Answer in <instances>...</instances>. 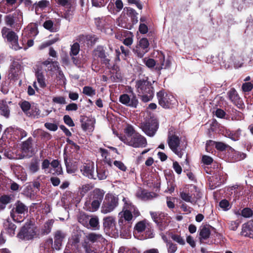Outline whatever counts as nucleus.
Returning a JSON list of instances; mask_svg holds the SVG:
<instances>
[{"instance_id": "nucleus-38", "label": "nucleus", "mask_w": 253, "mask_h": 253, "mask_svg": "<svg viewBox=\"0 0 253 253\" xmlns=\"http://www.w3.org/2000/svg\"><path fill=\"white\" fill-rule=\"evenodd\" d=\"M4 226L5 229L10 236H13L15 234L16 226L14 224L7 220L4 222Z\"/></svg>"}, {"instance_id": "nucleus-36", "label": "nucleus", "mask_w": 253, "mask_h": 253, "mask_svg": "<svg viewBox=\"0 0 253 253\" xmlns=\"http://www.w3.org/2000/svg\"><path fill=\"white\" fill-rule=\"evenodd\" d=\"M99 152L100 153L104 162L107 164L109 166H111L112 164V160L109 157L108 150L105 149L100 148Z\"/></svg>"}, {"instance_id": "nucleus-45", "label": "nucleus", "mask_w": 253, "mask_h": 253, "mask_svg": "<svg viewBox=\"0 0 253 253\" xmlns=\"http://www.w3.org/2000/svg\"><path fill=\"white\" fill-rule=\"evenodd\" d=\"M44 28L51 32L57 31V29L53 26V23L51 20H47L44 22L43 25Z\"/></svg>"}, {"instance_id": "nucleus-8", "label": "nucleus", "mask_w": 253, "mask_h": 253, "mask_svg": "<svg viewBox=\"0 0 253 253\" xmlns=\"http://www.w3.org/2000/svg\"><path fill=\"white\" fill-rule=\"evenodd\" d=\"M28 211V208L27 206L20 202H17L11 211V216L14 221L21 222L23 220Z\"/></svg>"}, {"instance_id": "nucleus-63", "label": "nucleus", "mask_w": 253, "mask_h": 253, "mask_svg": "<svg viewBox=\"0 0 253 253\" xmlns=\"http://www.w3.org/2000/svg\"><path fill=\"white\" fill-rule=\"evenodd\" d=\"M14 132L18 136L19 138H22L26 136V132L22 129L16 128Z\"/></svg>"}, {"instance_id": "nucleus-4", "label": "nucleus", "mask_w": 253, "mask_h": 253, "mask_svg": "<svg viewBox=\"0 0 253 253\" xmlns=\"http://www.w3.org/2000/svg\"><path fill=\"white\" fill-rule=\"evenodd\" d=\"M105 192L104 190L95 189L90 197L86 199L84 208L90 212H94L98 210L103 199Z\"/></svg>"}, {"instance_id": "nucleus-57", "label": "nucleus", "mask_w": 253, "mask_h": 253, "mask_svg": "<svg viewBox=\"0 0 253 253\" xmlns=\"http://www.w3.org/2000/svg\"><path fill=\"white\" fill-rule=\"evenodd\" d=\"M167 247L169 253H174L177 250V247L176 245H174L172 243H168Z\"/></svg>"}, {"instance_id": "nucleus-58", "label": "nucleus", "mask_w": 253, "mask_h": 253, "mask_svg": "<svg viewBox=\"0 0 253 253\" xmlns=\"http://www.w3.org/2000/svg\"><path fill=\"white\" fill-rule=\"evenodd\" d=\"M106 0H92V5L96 7H101L105 5Z\"/></svg>"}, {"instance_id": "nucleus-14", "label": "nucleus", "mask_w": 253, "mask_h": 253, "mask_svg": "<svg viewBox=\"0 0 253 253\" xmlns=\"http://www.w3.org/2000/svg\"><path fill=\"white\" fill-rule=\"evenodd\" d=\"M157 97L159 104L165 108H169L175 101L173 95L166 93L163 91H160L157 93Z\"/></svg>"}, {"instance_id": "nucleus-28", "label": "nucleus", "mask_w": 253, "mask_h": 253, "mask_svg": "<svg viewBox=\"0 0 253 253\" xmlns=\"http://www.w3.org/2000/svg\"><path fill=\"white\" fill-rule=\"evenodd\" d=\"M51 168L48 171V172L52 174H60L62 170L59 162L57 160H54L50 163Z\"/></svg>"}, {"instance_id": "nucleus-2", "label": "nucleus", "mask_w": 253, "mask_h": 253, "mask_svg": "<svg viewBox=\"0 0 253 253\" xmlns=\"http://www.w3.org/2000/svg\"><path fill=\"white\" fill-rule=\"evenodd\" d=\"M126 136H120L125 143L135 148L145 147L147 145L146 138L135 131L131 126H127L125 129Z\"/></svg>"}, {"instance_id": "nucleus-12", "label": "nucleus", "mask_w": 253, "mask_h": 253, "mask_svg": "<svg viewBox=\"0 0 253 253\" xmlns=\"http://www.w3.org/2000/svg\"><path fill=\"white\" fill-rule=\"evenodd\" d=\"M94 22L97 29L102 32L107 33V30L112 31L111 27L114 20L109 16L95 18Z\"/></svg>"}, {"instance_id": "nucleus-25", "label": "nucleus", "mask_w": 253, "mask_h": 253, "mask_svg": "<svg viewBox=\"0 0 253 253\" xmlns=\"http://www.w3.org/2000/svg\"><path fill=\"white\" fill-rule=\"evenodd\" d=\"M38 33L37 25L35 23H31L25 29L24 34L27 38H34Z\"/></svg>"}, {"instance_id": "nucleus-6", "label": "nucleus", "mask_w": 253, "mask_h": 253, "mask_svg": "<svg viewBox=\"0 0 253 253\" xmlns=\"http://www.w3.org/2000/svg\"><path fill=\"white\" fill-rule=\"evenodd\" d=\"M167 143L170 149L178 157L181 158L186 147L181 144V141L177 134L172 131L168 134Z\"/></svg>"}, {"instance_id": "nucleus-47", "label": "nucleus", "mask_w": 253, "mask_h": 253, "mask_svg": "<svg viewBox=\"0 0 253 253\" xmlns=\"http://www.w3.org/2000/svg\"><path fill=\"white\" fill-rule=\"evenodd\" d=\"M83 93L87 96H92L95 94L96 91L92 87L85 86L83 88Z\"/></svg>"}, {"instance_id": "nucleus-55", "label": "nucleus", "mask_w": 253, "mask_h": 253, "mask_svg": "<svg viewBox=\"0 0 253 253\" xmlns=\"http://www.w3.org/2000/svg\"><path fill=\"white\" fill-rule=\"evenodd\" d=\"M219 206L224 211L228 210L230 209V205L228 201L223 200L219 203Z\"/></svg>"}, {"instance_id": "nucleus-61", "label": "nucleus", "mask_w": 253, "mask_h": 253, "mask_svg": "<svg viewBox=\"0 0 253 253\" xmlns=\"http://www.w3.org/2000/svg\"><path fill=\"white\" fill-rule=\"evenodd\" d=\"M64 121L66 124L70 126H73L75 124L72 120L71 118L68 115H65L64 117Z\"/></svg>"}, {"instance_id": "nucleus-31", "label": "nucleus", "mask_w": 253, "mask_h": 253, "mask_svg": "<svg viewBox=\"0 0 253 253\" xmlns=\"http://www.w3.org/2000/svg\"><path fill=\"white\" fill-rule=\"evenodd\" d=\"M253 226V223L248 222L247 224H244L243 225L242 235L245 236L253 237V231L252 229Z\"/></svg>"}, {"instance_id": "nucleus-32", "label": "nucleus", "mask_w": 253, "mask_h": 253, "mask_svg": "<svg viewBox=\"0 0 253 253\" xmlns=\"http://www.w3.org/2000/svg\"><path fill=\"white\" fill-rule=\"evenodd\" d=\"M96 174V179L99 180H104L106 178L108 172L104 167L97 168Z\"/></svg>"}, {"instance_id": "nucleus-37", "label": "nucleus", "mask_w": 253, "mask_h": 253, "mask_svg": "<svg viewBox=\"0 0 253 253\" xmlns=\"http://www.w3.org/2000/svg\"><path fill=\"white\" fill-rule=\"evenodd\" d=\"M0 114L6 117H8L9 114V110L6 102L0 101Z\"/></svg>"}, {"instance_id": "nucleus-60", "label": "nucleus", "mask_w": 253, "mask_h": 253, "mask_svg": "<svg viewBox=\"0 0 253 253\" xmlns=\"http://www.w3.org/2000/svg\"><path fill=\"white\" fill-rule=\"evenodd\" d=\"M171 238L175 241V242H177L180 245H184L185 244L184 240L182 239L181 237L178 235H172L171 236Z\"/></svg>"}, {"instance_id": "nucleus-53", "label": "nucleus", "mask_w": 253, "mask_h": 253, "mask_svg": "<svg viewBox=\"0 0 253 253\" xmlns=\"http://www.w3.org/2000/svg\"><path fill=\"white\" fill-rule=\"evenodd\" d=\"M113 164L117 168L123 171H126L127 169L126 167L121 161H115Z\"/></svg>"}, {"instance_id": "nucleus-49", "label": "nucleus", "mask_w": 253, "mask_h": 253, "mask_svg": "<svg viewBox=\"0 0 253 253\" xmlns=\"http://www.w3.org/2000/svg\"><path fill=\"white\" fill-rule=\"evenodd\" d=\"M83 247L85 249L86 253H100L94 250L92 247H90L88 242L86 241H85L83 244Z\"/></svg>"}, {"instance_id": "nucleus-34", "label": "nucleus", "mask_w": 253, "mask_h": 253, "mask_svg": "<svg viewBox=\"0 0 253 253\" xmlns=\"http://www.w3.org/2000/svg\"><path fill=\"white\" fill-rule=\"evenodd\" d=\"M29 171L35 173L40 170V162L38 159H33L29 165Z\"/></svg>"}, {"instance_id": "nucleus-44", "label": "nucleus", "mask_w": 253, "mask_h": 253, "mask_svg": "<svg viewBox=\"0 0 253 253\" xmlns=\"http://www.w3.org/2000/svg\"><path fill=\"white\" fill-rule=\"evenodd\" d=\"M86 238L88 241L95 243L102 239V236L99 234L90 233L86 236Z\"/></svg>"}, {"instance_id": "nucleus-62", "label": "nucleus", "mask_w": 253, "mask_h": 253, "mask_svg": "<svg viewBox=\"0 0 253 253\" xmlns=\"http://www.w3.org/2000/svg\"><path fill=\"white\" fill-rule=\"evenodd\" d=\"M44 126L47 129L51 131H55L58 128L57 126L53 123H46L44 124Z\"/></svg>"}, {"instance_id": "nucleus-9", "label": "nucleus", "mask_w": 253, "mask_h": 253, "mask_svg": "<svg viewBox=\"0 0 253 253\" xmlns=\"http://www.w3.org/2000/svg\"><path fill=\"white\" fill-rule=\"evenodd\" d=\"M222 66L225 68H230L234 65L235 68L241 67L244 63V58L242 56L238 55H227L225 54L222 57Z\"/></svg>"}, {"instance_id": "nucleus-10", "label": "nucleus", "mask_w": 253, "mask_h": 253, "mask_svg": "<svg viewBox=\"0 0 253 253\" xmlns=\"http://www.w3.org/2000/svg\"><path fill=\"white\" fill-rule=\"evenodd\" d=\"M1 34L3 38L9 42L12 48L16 50L21 48L18 44V37L14 32L4 27L2 29Z\"/></svg>"}, {"instance_id": "nucleus-41", "label": "nucleus", "mask_w": 253, "mask_h": 253, "mask_svg": "<svg viewBox=\"0 0 253 253\" xmlns=\"http://www.w3.org/2000/svg\"><path fill=\"white\" fill-rule=\"evenodd\" d=\"M40 112L39 108L37 107L36 105H34L33 104L31 107V110H30L28 116L34 118H38L40 116Z\"/></svg>"}, {"instance_id": "nucleus-19", "label": "nucleus", "mask_w": 253, "mask_h": 253, "mask_svg": "<svg viewBox=\"0 0 253 253\" xmlns=\"http://www.w3.org/2000/svg\"><path fill=\"white\" fill-rule=\"evenodd\" d=\"M79 221L84 226L88 227L89 225L92 228H97L99 224V220L97 217H93L91 218L85 215H83L80 217Z\"/></svg>"}, {"instance_id": "nucleus-21", "label": "nucleus", "mask_w": 253, "mask_h": 253, "mask_svg": "<svg viewBox=\"0 0 253 253\" xmlns=\"http://www.w3.org/2000/svg\"><path fill=\"white\" fill-rule=\"evenodd\" d=\"M149 45V43L146 38H142L139 41V45L136 49L139 57H143L144 54L148 52Z\"/></svg>"}, {"instance_id": "nucleus-54", "label": "nucleus", "mask_w": 253, "mask_h": 253, "mask_svg": "<svg viewBox=\"0 0 253 253\" xmlns=\"http://www.w3.org/2000/svg\"><path fill=\"white\" fill-rule=\"evenodd\" d=\"M52 101L54 103L59 104H65L66 103L65 98L63 96H56L52 98Z\"/></svg>"}, {"instance_id": "nucleus-13", "label": "nucleus", "mask_w": 253, "mask_h": 253, "mask_svg": "<svg viewBox=\"0 0 253 253\" xmlns=\"http://www.w3.org/2000/svg\"><path fill=\"white\" fill-rule=\"evenodd\" d=\"M150 214L153 220L161 230L165 229L170 221V218L168 215V214L151 212Z\"/></svg>"}, {"instance_id": "nucleus-16", "label": "nucleus", "mask_w": 253, "mask_h": 253, "mask_svg": "<svg viewBox=\"0 0 253 253\" xmlns=\"http://www.w3.org/2000/svg\"><path fill=\"white\" fill-rule=\"evenodd\" d=\"M56 2L67 9L65 13V17L70 19V16L76 6V0H56Z\"/></svg>"}, {"instance_id": "nucleus-30", "label": "nucleus", "mask_w": 253, "mask_h": 253, "mask_svg": "<svg viewBox=\"0 0 253 253\" xmlns=\"http://www.w3.org/2000/svg\"><path fill=\"white\" fill-rule=\"evenodd\" d=\"M154 195V193L148 192L141 189H138L136 193V195L138 198L144 201L152 199Z\"/></svg>"}, {"instance_id": "nucleus-29", "label": "nucleus", "mask_w": 253, "mask_h": 253, "mask_svg": "<svg viewBox=\"0 0 253 253\" xmlns=\"http://www.w3.org/2000/svg\"><path fill=\"white\" fill-rule=\"evenodd\" d=\"M104 227L108 230H113L115 228V219L113 216H108L103 219Z\"/></svg>"}, {"instance_id": "nucleus-39", "label": "nucleus", "mask_w": 253, "mask_h": 253, "mask_svg": "<svg viewBox=\"0 0 253 253\" xmlns=\"http://www.w3.org/2000/svg\"><path fill=\"white\" fill-rule=\"evenodd\" d=\"M19 105L24 113L28 116L32 105L27 101H22L19 103Z\"/></svg>"}, {"instance_id": "nucleus-5", "label": "nucleus", "mask_w": 253, "mask_h": 253, "mask_svg": "<svg viewBox=\"0 0 253 253\" xmlns=\"http://www.w3.org/2000/svg\"><path fill=\"white\" fill-rule=\"evenodd\" d=\"M136 87L138 95L141 97L143 102H147L152 99L154 95L153 88L147 79L137 81Z\"/></svg>"}, {"instance_id": "nucleus-33", "label": "nucleus", "mask_w": 253, "mask_h": 253, "mask_svg": "<svg viewBox=\"0 0 253 253\" xmlns=\"http://www.w3.org/2000/svg\"><path fill=\"white\" fill-rule=\"evenodd\" d=\"M150 228V224L146 220L138 222L135 226V229L138 232H142L147 229L149 230Z\"/></svg>"}, {"instance_id": "nucleus-50", "label": "nucleus", "mask_w": 253, "mask_h": 253, "mask_svg": "<svg viewBox=\"0 0 253 253\" xmlns=\"http://www.w3.org/2000/svg\"><path fill=\"white\" fill-rule=\"evenodd\" d=\"M50 163L47 159L44 160L42 164V168L44 170L45 173H48V171L50 169Z\"/></svg>"}, {"instance_id": "nucleus-24", "label": "nucleus", "mask_w": 253, "mask_h": 253, "mask_svg": "<svg viewBox=\"0 0 253 253\" xmlns=\"http://www.w3.org/2000/svg\"><path fill=\"white\" fill-rule=\"evenodd\" d=\"M159 60L157 61V66L156 69L158 70H161L163 69H168L170 67L171 62L169 60H165V57L163 53L159 54Z\"/></svg>"}, {"instance_id": "nucleus-15", "label": "nucleus", "mask_w": 253, "mask_h": 253, "mask_svg": "<svg viewBox=\"0 0 253 253\" xmlns=\"http://www.w3.org/2000/svg\"><path fill=\"white\" fill-rule=\"evenodd\" d=\"M120 102L126 106L133 108H136L138 101L133 93L130 94H124L119 97Z\"/></svg>"}, {"instance_id": "nucleus-1", "label": "nucleus", "mask_w": 253, "mask_h": 253, "mask_svg": "<svg viewBox=\"0 0 253 253\" xmlns=\"http://www.w3.org/2000/svg\"><path fill=\"white\" fill-rule=\"evenodd\" d=\"M123 201L125 205L123 211L118 214V223L122 228L129 226V224L133 218L132 213L135 217L139 216L140 214L138 210L130 201L126 198H124Z\"/></svg>"}, {"instance_id": "nucleus-18", "label": "nucleus", "mask_w": 253, "mask_h": 253, "mask_svg": "<svg viewBox=\"0 0 253 253\" xmlns=\"http://www.w3.org/2000/svg\"><path fill=\"white\" fill-rule=\"evenodd\" d=\"M158 128L157 123L155 121L147 122L142 126V129L145 133L149 136H153Z\"/></svg>"}, {"instance_id": "nucleus-17", "label": "nucleus", "mask_w": 253, "mask_h": 253, "mask_svg": "<svg viewBox=\"0 0 253 253\" xmlns=\"http://www.w3.org/2000/svg\"><path fill=\"white\" fill-rule=\"evenodd\" d=\"M81 171L84 176L90 179H96L94 164L93 162L89 161L87 163L84 164L81 167Z\"/></svg>"}, {"instance_id": "nucleus-51", "label": "nucleus", "mask_w": 253, "mask_h": 253, "mask_svg": "<svg viewBox=\"0 0 253 253\" xmlns=\"http://www.w3.org/2000/svg\"><path fill=\"white\" fill-rule=\"evenodd\" d=\"M31 148L30 142L29 141H26L23 143L22 146V150L24 153V156L28 155V152Z\"/></svg>"}, {"instance_id": "nucleus-42", "label": "nucleus", "mask_w": 253, "mask_h": 253, "mask_svg": "<svg viewBox=\"0 0 253 253\" xmlns=\"http://www.w3.org/2000/svg\"><path fill=\"white\" fill-rule=\"evenodd\" d=\"M41 64L44 66H48L47 69L50 71H52L53 68L55 69L56 67H58L57 62H52L50 59L42 62Z\"/></svg>"}, {"instance_id": "nucleus-27", "label": "nucleus", "mask_w": 253, "mask_h": 253, "mask_svg": "<svg viewBox=\"0 0 253 253\" xmlns=\"http://www.w3.org/2000/svg\"><path fill=\"white\" fill-rule=\"evenodd\" d=\"M35 76L37 82L40 87L44 88L46 86V83L45 81V78L42 71V67L38 66L35 71Z\"/></svg>"}, {"instance_id": "nucleus-11", "label": "nucleus", "mask_w": 253, "mask_h": 253, "mask_svg": "<svg viewBox=\"0 0 253 253\" xmlns=\"http://www.w3.org/2000/svg\"><path fill=\"white\" fill-rule=\"evenodd\" d=\"M37 236V229L31 223L26 224L18 234V237L24 240H31Z\"/></svg>"}, {"instance_id": "nucleus-52", "label": "nucleus", "mask_w": 253, "mask_h": 253, "mask_svg": "<svg viewBox=\"0 0 253 253\" xmlns=\"http://www.w3.org/2000/svg\"><path fill=\"white\" fill-rule=\"evenodd\" d=\"M144 61L145 62V65L150 68H153L155 67V66H157V63H156V62L155 60L151 58H145L144 59Z\"/></svg>"}, {"instance_id": "nucleus-35", "label": "nucleus", "mask_w": 253, "mask_h": 253, "mask_svg": "<svg viewBox=\"0 0 253 253\" xmlns=\"http://www.w3.org/2000/svg\"><path fill=\"white\" fill-rule=\"evenodd\" d=\"M211 234L210 228L209 226H204L200 229V241L208 239Z\"/></svg>"}, {"instance_id": "nucleus-22", "label": "nucleus", "mask_w": 253, "mask_h": 253, "mask_svg": "<svg viewBox=\"0 0 253 253\" xmlns=\"http://www.w3.org/2000/svg\"><path fill=\"white\" fill-rule=\"evenodd\" d=\"M228 96L231 101L239 108H242L243 103L239 96L237 91L234 88H232L228 92Z\"/></svg>"}, {"instance_id": "nucleus-56", "label": "nucleus", "mask_w": 253, "mask_h": 253, "mask_svg": "<svg viewBox=\"0 0 253 253\" xmlns=\"http://www.w3.org/2000/svg\"><path fill=\"white\" fill-rule=\"evenodd\" d=\"M253 84L250 83H245L242 85V89L244 92H248L251 91L253 88Z\"/></svg>"}, {"instance_id": "nucleus-7", "label": "nucleus", "mask_w": 253, "mask_h": 253, "mask_svg": "<svg viewBox=\"0 0 253 253\" xmlns=\"http://www.w3.org/2000/svg\"><path fill=\"white\" fill-rule=\"evenodd\" d=\"M118 198L112 194H107L105 196L101 208V212L104 214L110 213L118 206Z\"/></svg>"}, {"instance_id": "nucleus-46", "label": "nucleus", "mask_w": 253, "mask_h": 253, "mask_svg": "<svg viewBox=\"0 0 253 253\" xmlns=\"http://www.w3.org/2000/svg\"><path fill=\"white\" fill-rule=\"evenodd\" d=\"M82 127L84 130H92L93 129V122L91 120H87L86 121L82 123Z\"/></svg>"}, {"instance_id": "nucleus-43", "label": "nucleus", "mask_w": 253, "mask_h": 253, "mask_svg": "<svg viewBox=\"0 0 253 253\" xmlns=\"http://www.w3.org/2000/svg\"><path fill=\"white\" fill-rule=\"evenodd\" d=\"M123 33L124 35H126H126L127 36V37H126L123 41L124 44L127 46L131 45L133 42L132 35L130 32L128 31H124Z\"/></svg>"}, {"instance_id": "nucleus-3", "label": "nucleus", "mask_w": 253, "mask_h": 253, "mask_svg": "<svg viewBox=\"0 0 253 253\" xmlns=\"http://www.w3.org/2000/svg\"><path fill=\"white\" fill-rule=\"evenodd\" d=\"M202 196L201 191L193 185H187L180 191V197L182 200L192 205L199 204Z\"/></svg>"}, {"instance_id": "nucleus-23", "label": "nucleus", "mask_w": 253, "mask_h": 253, "mask_svg": "<svg viewBox=\"0 0 253 253\" xmlns=\"http://www.w3.org/2000/svg\"><path fill=\"white\" fill-rule=\"evenodd\" d=\"M66 236V234L61 230L56 231L54 233V248L56 250H59L62 246V242Z\"/></svg>"}, {"instance_id": "nucleus-59", "label": "nucleus", "mask_w": 253, "mask_h": 253, "mask_svg": "<svg viewBox=\"0 0 253 253\" xmlns=\"http://www.w3.org/2000/svg\"><path fill=\"white\" fill-rule=\"evenodd\" d=\"M172 167L175 170V171L178 174H180L182 172V168L179 165L178 163L176 161L173 162V165Z\"/></svg>"}, {"instance_id": "nucleus-48", "label": "nucleus", "mask_w": 253, "mask_h": 253, "mask_svg": "<svg viewBox=\"0 0 253 253\" xmlns=\"http://www.w3.org/2000/svg\"><path fill=\"white\" fill-rule=\"evenodd\" d=\"M124 10V11H126V13L128 16L130 17L133 19H135L136 21H137V13L135 11V10L133 9L130 7H125Z\"/></svg>"}, {"instance_id": "nucleus-40", "label": "nucleus", "mask_w": 253, "mask_h": 253, "mask_svg": "<svg viewBox=\"0 0 253 253\" xmlns=\"http://www.w3.org/2000/svg\"><path fill=\"white\" fill-rule=\"evenodd\" d=\"M80 46L78 43L75 42L71 46L70 55L74 57L77 55L80 51Z\"/></svg>"}, {"instance_id": "nucleus-20", "label": "nucleus", "mask_w": 253, "mask_h": 253, "mask_svg": "<svg viewBox=\"0 0 253 253\" xmlns=\"http://www.w3.org/2000/svg\"><path fill=\"white\" fill-rule=\"evenodd\" d=\"M22 20V13L20 10H16L12 15H9L5 18L6 24L10 26H12L15 23H20Z\"/></svg>"}, {"instance_id": "nucleus-64", "label": "nucleus", "mask_w": 253, "mask_h": 253, "mask_svg": "<svg viewBox=\"0 0 253 253\" xmlns=\"http://www.w3.org/2000/svg\"><path fill=\"white\" fill-rule=\"evenodd\" d=\"M242 215L245 217H249L252 215V211L249 208H245L242 211Z\"/></svg>"}, {"instance_id": "nucleus-26", "label": "nucleus", "mask_w": 253, "mask_h": 253, "mask_svg": "<svg viewBox=\"0 0 253 253\" xmlns=\"http://www.w3.org/2000/svg\"><path fill=\"white\" fill-rule=\"evenodd\" d=\"M94 57L100 58L105 64H109V60L106 58L105 50L102 46H97L93 51Z\"/></svg>"}]
</instances>
